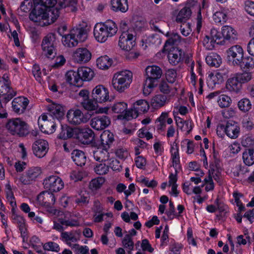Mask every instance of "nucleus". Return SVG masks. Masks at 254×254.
Returning <instances> with one entry per match:
<instances>
[{"instance_id":"nucleus-1","label":"nucleus","mask_w":254,"mask_h":254,"mask_svg":"<svg viewBox=\"0 0 254 254\" xmlns=\"http://www.w3.org/2000/svg\"><path fill=\"white\" fill-rule=\"evenodd\" d=\"M34 7L29 14V18L41 26L50 25L55 22L60 14L59 9L48 10L38 2H35Z\"/></svg>"},{"instance_id":"nucleus-2","label":"nucleus","mask_w":254,"mask_h":254,"mask_svg":"<svg viewBox=\"0 0 254 254\" xmlns=\"http://www.w3.org/2000/svg\"><path fill=\"white\" fill-rule=\"evenodd\" d=\"M162 74L161 68L156 65L147 66L145 68L146 79L143 84V93L149 95L158 83Z\"/></svg>"},{"instance_id":"nucleus-3","label":"nucleus","mask_w":254,"mask_h":254,"mask_svg":"<svg viewBox=\"0 0 254 254\" xmlns=\"http://www.w3.org/2000/svg\"><path fill=\"white\" fill-rule=\"evenodd\" d=\"M118 28L116 23L108 20L104 23L97 25L94 29V35L96 39L100 42H105L108 37L116 34Z\"/></svg>"},{"instance_id":"nucleus-4","label":"nucleus","mask_w":254,"mask_h":254,"mask_svg":"<svg viewBox=\"0 0 254 254\" xmlns=\"http://www.w3.org/2000/svg\"><path fill=\"white\" fill-rule=\"evenodd\" d=\"M132 80V73L130 71H121L114 74L112 85L115 90L121 93L128 88Z\"/></svg>"},{"instance_id":"nucleus-5","label":"nucleus","mask_w":254,"mask_h":254,"mask_svg":"<svg viewBox=\"0 0 254 254\" xmlns=\"http://www.w3.org/2000/svg\"><path fill=\"white\" fill-rule=\"evenodd\" d=\"M5 127L13 135L22 137L29 133L28 125L20 118L9 119L5 125Z\"/></svg>"},{"instance_id":"nucleus-6","label":"nucleus","mask_w":254,"mask_h":254,"mask_svg":"<svg viewBox=\"0 0 254 254\" xmlns=\"http://www.w3.org/2000/svg\"><path fill=\"white\" fill-rule=\"evenodd\" d=\"M148 102L145 100H139L133 104V108L127 111L123 117L127 120L136 118L139 114L144 113L149 110Z\"/></svg>"},{"instance_id":"nucleus-7","label":"nucleus","mask_w":254,"mask_h":254,"mask_svg":"<svg viewBox=\"0 0 254 254\" xmlns=\"http://www.w3.org/2000/svg\"><path fill=\"white\" fill-rule=\"evenodd\" d=\"M91 115L87 112L83 114L80 110H70L66 114L67 121L69 124L74 125H80L88 122Z\"/></svg>"},{"instance_id":"nucleus-8","label":"nucleus","mask_w":254,"mask_h":254,"mask_svg":"<svg viewBox=\"0 0 254 254\" xmlns=\"http://www.w3.org/2000/svg\"><path fill=\"white\" fill-rule=\"evenodd\" d=\"M56 38L55 33H50L45 36L42 42L41 46L44 55L48 58L53 59L56 55L54 42Z\"/></svg>"},{"instance_id":"nucleus-9","label":"nucleus","mask_w":254,"mask_h":254,"mask_svg":"<svg viewBox=\"0 0 254 254\" xmlns=\"http://www.w3.org/2000/svg\"><path fill=\"white\" fill-rule=\"evenodd\" d=\"M75 136L74 137L82 144H90L93 143L95 134L91 129L89 128H75Z\"/></svg>"},{"instance_id":"nucleus-10","label":"nucleus","mask_w":254,"mask_h":254,"mask_svg":"<svg viewBox=\"0 0 254 254\" xmlns=\"http://www.w3.org/2000/svg\"><path fill=\"white\" fill-rule=\"evenodd\" d=\"M227 54L229 61H232L233 64L236 66L241 64L244 51L240 45H236L229 48L227 51Z\"/></svg>"},{"instance_id":"nucleus-11","label":"nucleus","mask_w":254,"mask_h":254,"mask_svg":"<svg viewBox=\"0 0 254 254\" xmlns=\"http://www.w3.org/2000/svg\"><path fill=\"white\" fill-rule=\"evenodd\" d=\"M44 188L51 191L57 192L64 186L62 180L57 176H51L44 180Z\"/></svg>"},{"instance_id":"nucleus-12","label":"nucleus","mask_w":254,"mask_h":254,"mask_svg":"<svg viewBox=\"0 0 254 254\" xmlns=\"http://www.w3.org/2000/svg\"><path fill=\"white\" fill-rule=\"evenodd\" d=\"M42 173L41 169L38 167H32L26 171L25 175L20 178V182L24 185H29L35 182Z\"/></svg>"},{"instance_id":"nucleus-13","label":"nucleus","mask_w":254,"mask_h":254,"mask_svg":"<svg viewBox=\"0 0 254 254\" xmlns=\"http://www.w3.org/2000/svg\"><path fill=\"white\" fill-rule=\"evenodd\" d=\"M119 45L125 51H130L135 45L134 36L128 31L123 32L120 37Z\"/></svg>"},{"instance_id":"nucleus-14","label":"nucleus","mask_w":254,"mask_h":254,"mask_svg":"<svg viewBox=\"0 0 254 254\" xmlns=\"http://www.w3.org/2000/svg\"><path fill=\"white\" fill-rule=\"evenodd\" d=\"M92 98L93 100L98 103L105 102L109 99V91L103 85H98L93 89Z\"/></svg>"},{"instance_id":"nucleus-15","label":"nucleus","mask_w":254,"mask_h":254,"mask_svg":"<svg viewBox=\"0 0 254 254\" xmlns=\"http://www.w3.org/2000/svg\"><path fill=\"white\" fill-rule=\"evenodd\" d=\"M221 130H224L227 135L231 138H236L238 136L240 128L238 126L231 122H227L226 125L220 124L217 128V133Z\"/></svg>"},{"instance_id":"nucleus-16","label":"nucleus","mask_w":254,"mask_h":254,"mask_svg":"<svg viewBox=\"0 0 254 254\" xmlns=\"http://www.w3.org/2000/svg\"><path fill=\"white\" fill-rule=\"evenodd\" d=\"M222 34L223 40L218 41L217 44L224 45L226 42L231 43L237 39V31L229 26L225 25L222 27Z\"/></svg>"},{"instance_id":"nucleus-17","label":"nucleus","mask_w":254,"mask_h":254,"mask_svg":"<svg viewBox=\"0 0 254 254\" xmlns=\"http://www.w3.org/2000/svg\"><path fill=\"white\" fill-rule=\"evenodd\" d=\"M49 144L46 140L39 139L35 141L32 145L34 154L39 158L44 157L48 152Z\"/></svg>"},{"instance_id":"nucleus-18","label":"nucleus","mask_w":254,"mask_h":254,"mask_svg":"<svg viewBox=\"0 0 254 254\" xmlns=\"http://www.w3.org/2000/svg\"><path fill=\"white\" fill-rule=\"evenodd\" d=\"M91 53L86 48H79L73 54V58L78 63H86L91 59Z\"/></svg>"},{"instance_id":"nucleus-19","label":"nucleus","mask_w":254,"mask_h":254,"mask_svg":"<svg viewBox=\"0 0 254 254\" xmlns=\"http://www.w3.org/2000/svg\"><path fill=\"white\" fill-rule=\"evenodd\" d=\"M162 52H167L168 58L170 63L174 65H177L181 61L182 50L174 46L168 47L167 49H163Z\"/></svg>"},{"instance_id":"nucleus-20","label":"nucleus","mask_w":254,"mask_h":254,"mask_svg":"<svg viewBox=\"0 0 254 254\" xmlns=\"http://www.w3.org/2000/svg\"><path fill=\"white\" fill-rule=\"evenodd\" d=\"M110 124V120L109 118L104 115L95 117L90 121L91 127L97 130L105 129Z\"/></svg>"},{"instance_id":"nucleus-21","label":"nucleus","mask_w":254,"mask_h":254,"mask_svg":"<svg viewBox=\"0 0 254 254\" xmlns=\"http://www.w3.org/2000/svg\"><path fill=\"white\" fill-rule=\"evenodd\" d=\"M37 200L41 204L46 207H51L55 202L54 194L48 191H42L37 196Z\"/></svg>"},{"instance_id":"nucleus-22","label":"nucleus","mask_w":254,"mask_h":254,"mask_svg":"<svg viewBox=\"0 0 254 254\" xmlns=\"http://www.w3.org/2000/svg\"><path fill=\"white\" fill-rule=\"evenodd\" d=\"M28 103L29 101L26 98L19 97L13 99L12 102V107L15 113L21 114L24 113Z\"/></svg>"},{"instance_id":"nucleus-23","label":"nucleus","mask_w":254,"mask_h":254,"mask_svg":"<svg viewBox=\"0 0 254 254\" xmlns=\"http://www.w3.org/2000/svg\"><path fill=\"white\" fill-rule=\"evenodd\" d=\"M48 114L54 119L60 120L64 115V110L63 106L60 104L53 103L47 106Z\"/></svg>"},{"instance_id":"nucleus-24","label":"nucleus","mask_w":254,"mask_h":254,"mask_svg":"<svg viewBox=\"0 0 254 254\" xmlns=\"http://www.w3.org/2000/svg\"><path fill=\"white\" fill-rule=\"evenodd\" d=\"M102 146L104 149L108 150L115 141L114 134L109 130H104L100 135Z\"/></svg>"},{"instance_id":"nucleus-25","label":"nucleus","mask_w":254,"mask_h":254,"mask_svg":"<svg viewBox=\"0 0 254 254\" xmlns=\"http://www.w3.org/2000/svg\"><path fill=\"white\" fill-rule=\"evenodd\" d=\"M226 87L230 92L236 93H238L240 92L242 88V84L236 74L234 76L228 79L226 82Z\"/></svg>"},{"instance_id":"nucleus-26","label":"nucleus","mask_w":254,"mask_h":254,"mask_svg":"<svg viewBox=\"0 0 254 254\" xmlns=\"http://www.w3.org/2000/svg\"><path fill=\"white\" fill-rule=\"evenodd\" d=\"M77 72L79 77L82 80V85L83 81H90L94 76V71L89 67L82 66L78 68Z\"/></svg>"},{"instance_id":"nucleus-27","label":"nucleus","mask_w":254,"mask_h":254,"mask_svg":"<svg viewBox=\"0 0 254 254\" xmlns=\"http://www.w3.org/2000/svg\"><path fill=\"white\" fill-rule=\"evenodd\" d=\"M168 101V97L166 95L157 94L151 99V105L153 108L158 109L165 106Z\"/></svg>"},{"instance_id":"nucleus-28","label":"nucleus","mask_w":254,"mask_h":254,"mask_svg":"<svg viewBox=\"0 0 254 254\" xmlns=\"http://www.w3.org/2000/svg\"><path fill=\"white\" fill-rule=\"evenodd\" d=\"M66 80L70 84L80 87L82 86V80L79 77L77 71L69 70L65 74Z\"/></svg>"},{"instance_id":"nucleus-29","label":"nucleus","mask_w":254,"mask_h":254,"mask_svg":"<svg viewBox=\"0 0 254 254\" xmlns=\"http://www.w3.org/2000/svg\"><path fill=\"white\" fill-rule=\"evenodd\" d=\"M113 10L116 12H126L128 9L127 0H111Z\"/></svg>"},{"instance_id":"nucleus-30","label":"nucleus","mask_w":254,"mask_h":254,"mask_svg":"<svg viewBox=\"0 0 254 254\" xmlns=\"http://www.w3.org/2000/svg\"><path fill=\"white\" fill-rule=\"evenodd\" d=\"M71 158L77 166L81 167L84 165L86 162L84 152L80 150H74L71 153Z\"/></svg>"},{"instance_id":"nucleus-31","label":"nucleus","mask_w":254,"mask_h":254,"mask_svg":"<svg viewBox=\"0 0 254 254\" xmlns=\"http://www.w3.org/2000/svg\"><path fill=\"white\" fill-rule=\"evenodd\" d=\"M75 136V128L67 125H61V131L58 136V138L65 140Z\"/></svg>"},{"instance_id":"nucleus-32","label":"nucleus","mask_w":254,"mask_h":254,"mask_svg":"<svg viewBox=\"0 0 254 254\" xmlns=\"http://www.w3.org/2000/svg\"><path fill=\"white\" fill-rule=\"evenodd\" d=\"M191 11L190 7L182 8L177 16L176 21L178 23H185L191 16Z\"/></svg>"},{"instance_id":"nucleus-33","label":"nucleus","mask_w":254,"mask_h":254,"mask_svg":"<svg viewBox=\"0 0 254 254\" xmlns=\"http://www.w3.org/2000/svg\"><path fill=\"white\" fill-rule=\"evenodd\" d=\"M62 41L65 46L69 48L74 47L78 44V40L76 39L75 36L73 34L72 30L70 31V34L63 37Z\"/></svg>"},{"instance_id":"nucleus-34","label":"nucleus","mask_w":254,"mask_h":254,"mask_svg":"<svg viewBox=\"0 0 254 254\" xmlns=\"http://www.w3.org/2000/svg\"><path fill=\"white\" fill-rule=\"evenodd\" d=\"M206 63L211 66L217 67L222 63L221 58L216 53H211L206 57Z\"/></svg>"},{"instance_id":"nucleus-35","label":"nucleus","mask_w":254,"mask_h":254,"mask_svg":"<svg viewBox=\"0 0 254 254\" xmlns=\"http://www.w3.org/2000/svg\"><path fill=\"white\" fill-rule=\"evenodd\" d=\"M112 64V60L107 56H101L98 58L96 64L98 67L101 69H107L110 67Z\"/></svg>"},{"instance_id":"nucleus-36","label":"nucleus","mask_w":254,"mask_h":254,"mask_svg":"<svg viewBox=\"0 0 254 254\" xmlns=\"http://www.w3.org/2000/svg\"><path fill=\"white\" fill-rule=\"evenodd\" d=\"M12 218L13 222L18 225L21 236L23 237H24L26 229L25 227V220L23 217L13 213L12 215Z\"/></svg>"},{"instance_id":"nucleus-37","label":"nucleus","mask_w":254,"mask_h":254,"mask_svg":"<svg viewBox=\"0 0 254 254\" xmlns=\"http://www.w3.org/2000/svg\"><path fill=\"white\" fill-rule=\"evenodd\" d=\"M47 118L48 117L46 115H43L42 116V120L45 122L44 123V126L46 128L43 127V125H41V126H40V128L42 132L48 134H51L55 131L56 124L54 123H50L48 121L47 122Z\"/></svg>"},{"instance_id":"nucleus-38","label":"nucleus","mask_w":254,"mask_h":254,"mask_svg":"<svg viewBox=\"0 0 254 254\" xmlns=\"http://www.w3.org/2000/svg\"><path fill=\"white\" fill-rule=\"evenodd\" d=\"M243 159L244 163L248 166L254 164V148H249L243 153Z\"/></svg>"},{"instance_id":"nucleus-39","label":"nucleus","mask_w":254,"mask_h":254,"mask_svg":"<svg viewBox=\"0 0 254 254\" xmlns=\"http://www.w3.org/2000/svg\"><path fill=\"white\" fill-rule=\"evenodd\" d=\"M108 150L103 149V150H97L94 152L93 156L94 159L99 162L106 161L108 157Z\"/></svg>"},{"instance_id":"nucleus-40","label":"nucleus","mask_w":254,"mask_h":254,"mask_svg":"<svg viewBox=\"0 0 254 254\" xmlns=\"http://www.w3.org/2000/svg\"><path fill=\"white\" fill-rule=\"evenodd\" d=\"M239 109L244 113L249 112L252 107L250 100L247 98L240 100L238 103Z\"/></svg>"},{"instance_id":"nucleus-41","label":"nucleus","mask_w":254,"mask_h":254,"mask_svg":"<svg viewBox=\"0 0 254 254\" xmlns=\"http://www.w3.org/2000/svg\"><path fill=\"white\" fill-rule=\"evenodd\" d=\"M72 31L73 32V34L74 35L76 39L78 40V42H84L86 39L87 34L86 30L83 28L81 27L79 28H76L75 29H73Z\"/></svg>"},{"instance_id":"nucleus-42","label":"nucleus","mask_w":254,"mask_h":254,"mask_svg":"<svg viewBox=\"0 0 254 254\" xmlns=\"http://www.w3.org/2000/svg\"><path fill=\"white\" fill-rule=\"evenodd\" d=\"M236 66H240L244 69H253L254 68V60L250 56L245 58L243 57L241 64L240 65H236Z\"/></svg>"},{"instance_id":"nucleus-43","label":"nucleus","mask_w":254,"mask_h":254,"mask_svg":"<svg viewBox=\"0 0 254 254\" xmlns=\"http://www.w3.org/2000/svg\"><path fill=\"white\" fill-rule=\"evenodd\" d=\"M111 108L113 113L121 114L127 111V104L124 102H117L112 106Z\"/></svg>"},{"instance_id":"nucleus-44","label":"nucleus","mask_w":254,"mask_h":254,"mask_svg":"<svg viewBox=\"0 0 254 254\" xmlns=\"http://www.w3.org/2000/svg\"><path fill=\"white\" fill-rule=\"evenodd\" d=\"M168 117V113L167 112H163L160 116L156 120L157 130H164L166 127V121Z\"/></svg>"},{"instance_id":"nucleus-45","label":"nucleus","mask_w":254,"mask_h":254,"mask_svg":"<svg viewBox=\"0 0 254 254\" xmlns=\"http://www.w3.org/2000/svg\"><path fill=\"white\" fill-rule=\"evenodd\" d=\"M36 2H38L39 5H41L42 7L48 10L51 11L53 9H58L57 7H54L57 2V0H39Z\"/></svg>"},{"instance_id":"nucleus-46","label":"nucleus","mask_w":254,"mask_h":254,"mask_svg":"<svg viewBox=\"0 0 254 254\" xmlns=\"http://www.w3.org/2000/svg\"><path fill=\"white\" fill-rule=\"evenodd\" d=\"M90 200V196L88 193L86 192L80 193L75 200L76 203L80 206L87 205Z\"/></svg>"},{"instance_id":"nucleus-47","label":"nucleus","mask_w":254,"mask_h":254,"mask_svg":"<svg viewBox=\"0 0 254 254\" xmlns=\"http://www.w3.org/2000/svg\"><path fill=\"white\" fill-rule=\"evenodd\" d=\"M61 238L69 246H71V242H76L77 241V239L71 232H62Z\"/></svg>"},{"instance_id":"nucleus-48","label":"nucleus","mask_w":254,"mask_h":254,"mask_svg":"<svg viewBox=\"0 0 254 254\" xmlns=\"http://www.w3.org/2000/svg\"><path fill=\"white\" fill-rule=\"evenodd\" d=\"M181 36L177 33H173L171 37L167 40L164 46V49H167L168 47L174 46L181 41Z\"/></svg>"},{"instance_id":"nucleus-49","label":"nucleus","mask_w":254,"mask_h":254,"mask_svg":"<svg viewBox=\"0 0 254 254\" xmlns=\"http://www.w3.org/2000/svg\"><path fill=\"white\" fill-rule=\"evenodd\" d=\"M236 75L239 79L240 83L245 84L249 82L252 79V72L245 71L241 73H236Z\"/></svg>"},{"instance_id":"nucleus-50","label":"nucleus","mask_w":254,"mask_h":254,"mask_svg":"<svg viewBox=\"0 0 254 254\" xmlns=\"http://www.w3.org/2000/svg\"><path fill=\"white\" fill-rule=\"evenodd\" d=\"M77 4L76 0H63L58 3V5L61 8H65L66 7H71V10L74 11L76 10V5Z\"/></svg>"},{"instance_id":"nucleus-51","label":"nucleus","mask_w":254,"mask_h":254,"mask_svg":"<svg viewBox=\"0 0 254 254\" xmlns=\"http://www.w3.org/2000/svg\"><path fill=\"white\" fill-rule=\"evenodd\" d=\"M219 98L218 103L221 108H227L230 106L231 99L230 97L223 94L220 95Z\"/></svg>"},{"instance_id":"nucleus-52","label":"nucleus","mask_w":254,"mask_h":254,"mask_svg":"<svg viewBox=\"0 0 254 254\" xmlns=\"http://www.w3.org/2000/svg\"><path fill=\"white\" fill-rule=\"evenodd\" d=\"M104 182V179L102 178H98L93 179L89 184V189L92 191L100 189Z\"/></svg>"},{"instance_id":"nucleus-53","label":"nucleus","mask_w":254,"mask_h":254,"mask_svg":"<svg viewBox=\"0 0 254 254\" xmlns=\"http://www.w3.org/2000/svg\"><path fill=\"white\" fill-rule=\"evenodd\" d=\"M213 18L216 23H220L221 24L225 23L227 19L226 14L221 11L216 12L214 14Z\"/></svg>"},{"instance_id":"nucleus-54","label":"nucleus","mask_w":254,"mask_h":254,"mask_svg":"<svg viewBox=\"0 0 254 254\" xmlns=\"http://www.w3.org/2000/svg\"><path fill=\"white\" fill-rule=\"evenodd\" d=\"M97 103L98 102L93 100L92 98L90 100L88 98L87 100L83 101L82 104L86 110L93 111L96 109Z\"/></svg>"},{"instance_id":"nucleus-55","label":"nucleus","mask_w":254,"mask_h":254,"mask_svg":"<svg viewBox=\"0 0 254 254\" xmlns=\"http://www.w3.org/2000/svg\"><path fill=\"white\" fill-rule=\"evenodd\" d=\"M43 247L44 250L48 251L58 252L60 250L59 245L53 242H49L45 243L43 245Z\"/></svg>"},{"instance_id":"nucleus-56","label":"nucleus","mask_w":254,"mask_h":254,"mask_svg":"<svg viewBox=\"0 0 254 254\" xmlns=\"http://www.w3.org/2000/svg\"><path fill=\"white\" fill-rule=\"evenodd\" d=\"M122 244L124 247L128 249L129 250H133L134 247V243L132 238H130V235H125Z\"/></svg>"},{"instance_id":"nucleus-57","label":"nucleus","mask_w":254,"mask_h":254,"mask_svg":"<svg viewBox=\"0 0 254 254\" xmlns=\"http://www.w3.org/2000/svg\"><path fill=\"white\" fill-rule=\"evenodd\" d=\"M242 145L247 148H254V139L252 136H245L241 141Z\"/></svg>"},{"instance_id":"nucleus-58","label":"nucleus","mask_w":254,"mask_h":254,"mask_svg":"<svg viewBox=\"0 0 254 254\" xmlns=\"http://www.w3.org/2000/svg\"><path fill=\"white\" fill-rule=\"evenodd\" d=\"M108 165H106L105 164L102 163L97 165L94 168L95 172L96 173V174L100 175L106 174L108 172Z\"/></svg>"},{"instance_id":"nucleus-59","label":"nucleus","mask_w":254,"mask_h":254,"mask_svg":"<svg viewBox=\"0 0 254 254\" xmlns=\"http://www.w3.org/2000/svg\"><path fill=\"white\" fill-rule=\"evenodd\" d=\"M216 77L219 78V80H220L221 82L223 80V78L220 73L218 72L215 75L212 73H211L209 75V79H207V84L208 86L213 87V85L216 83V82L215 81V78Z\"/></svg>"},{"instance_id":"nucleus-60","label":"nucleus","mask_w":254,"mask_h":254,"mask_svg":"<svg viewBox=\"0 0 254 254\" xmlns=\"http://www.w3.org/2000/svg\"><path fill=\"white\" fill-rule=\"evenodd\" d=\"M167 82L165 80H162L159 84V90L164 94H168L171 92V87Z\"/></svg>"},{"instance_id":"nucleus-61","label":"nucleus","mask_w":254,"mask_h":254,"mask_svg":"<svg viewBox=\"0 0 254 254\" xmlns=\"http://www.w3.org/2000/svg\"><path fill=\"white\" fill-rule=\"evenodd\" d=\"M177 72L175 70L169 69L166 73V78L168 82L173 83L176 79Z\"/></svg>"},{"instance_id":"nucleus-62","label":"nucleus","mask_w":254,"mask_h":254,"mask_svg":"<svg viewBox=\"0 0 254 254\" xmlns=\"http://www.w3.org/2000/svg\"><path fill=\"white\" fill-rule=\"evenodd\" d=\"M33 3L31 0H24L20 5V9L24 12H29L32 9Z\"/></svg>"},{"instance_id":"nucleus-63","label":"nucleus","mask_w":254,"mask_h":254,"mask_svg":"<svg viewBox=\"0 0 254 254\" xmlns=\"http://www.w3.org/2000/svg\"><path fill=\"white\" fill-rule=\"evenodd\" d=\"M211 38L209 36H205L203 40V45L208 50H212L214 47V42L211 40Z\"/></svg>"},{"instance_id":"nucleus-64","label":"nucleus","mask_w":254,"mask_h":254,"mask_svg":"<svg viewBox=\"0 0 254 254\" xmlns=\"http://www.w3.org/2000/svg\"><path fill=\"white\" fill-rule=\"evenodd\" d=\"M245 10L249 14L254 16V1L250 0L246 1Z\"/></svg>"}]
</instances>
